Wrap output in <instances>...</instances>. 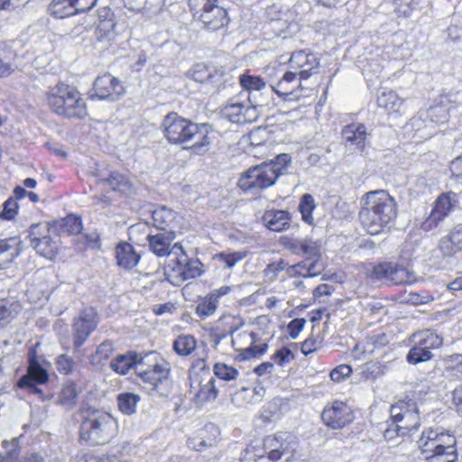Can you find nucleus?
I'll use <instances>...</instances> for the list:
<instances>
[{"label":"nucleus","instance_id":"nucleus-1","mask_svg":"<svg viewBox=\"0 0 462 462\" xmlns=\"http://www.w3.org/2000/svg\"><path fill=\"white\" fill-rule=\"evenodd\" d=\"M363 207L359 213L364 228L370 235L381 233L396 217V202L383 189L369 191L362 199Z\"/></svg>","mask_w":462,"mask_h":462},{"label":"nucleus","instance_id":"nucleus-2","mask_svg":"<svg viewBox=\"0 0 462 462\" xmlns=\"http://www.w3.org/2000/svg\"><path fill=\"white\" fill-rule=\"evenodd\" d=\"M47 104L56 115L68 119H82L88 106L79 91L73 86L59 82L45 94Z\"/></svg>","mask_w":462,"mask_h":462},{"label":"nucleus","instance_id":"nucleus-3","mask_svg":"<svg viewBox=\"0 0 462 462\" xmlns=\"http://www.w3.org/2000/svg\"><path fill=\"white\" fill-rule=\"evenodd\" d=\"M417 443L427 462H456L458 458L456 437L438 429L424 430Z\"/></svg>","mask_w":462,"mask_h":462},{"label":"nucleus","instance_id":"nucleus-4","mask_svg":"<svg viewBox=\"0 0 462 462\" xmlns=\"http://www.w3.org/2000/svg\"><path fill=\"white\" fill-rule=\"evenodd\" d=\"M291 157L281 153L269 162L250 168L238 181V186L246 192H257L275 183L279 176L285 173Z\"/></svg>","mask_w":462,"mask_h":462},{"label":"nucleus","instance_id":"nucleus-5","mask_svg":"<svg viewBox=\"0 0 462 462\" xmlns=\"http://www.w3.org/2000/svg\"><path fill=\"white\" fill-rule=\"evenodd\" d=\"M117 420L109 413L93 411L81 423L80 437L92 444H104L117 431Z\"/></svg>","mask_w":462,"mask_h":462},{"label":"nucleus","instance_id":"nucleus-6","mask_svg":"<svg viewBox=\"0 0 462 462\" xmlns=\"http://www.w3.org/2000/svg\"><path fill=\"white\" fill-rule=\"evenodd\" d=\"M391 416L398 435L405 436L420 426L417 403L412 401H400L391 407Z\"/></svg>","mask_w":462,"mask_h":462},{"label":"nucleus","instance_id":"nucleus-7","mask_svg":"<svg viewBox=\"0 0 462 462\" xmlns=\"http://www.w3.org/2000/svg\"><path fill=\"white\" fill-rule=\"evenodd\" d=\"M258 443L267 452V455H270L271 459L277 461L282 457L288 456L285 461L291 462L297 448L296 438L290 432H277L266 436Z\"/></svg>","mask_w":462,"mask_h":462},{"label":"nucleus","instance_id":"nucleus-8","mask_svg":"<svg viewBox=\"0 0 462 462\" xmlns=\"http://www.w3.org/2000/svg\"><path fill=\"white\" fill-rule=\"evenodd\" d=\"M221 116L234 124H246L257 119V106L252 105L250 97L242 100L241 96L232 97L221 109Z\"/></svg>","mask_w":462,"mask_h":462},{"label":"nucleus","instance_id":"nucleus-9","mask_svg":"<svg viewBox=\"0 0 462 462\" xmlns=\"http://www.w3.org/2000/svg\"><path fill=\"white\" fill-rule=\"evenodd\" d=\"M195 124L177 113L171 112L164 116L162 127L164 136L170 143L183 147Z\"/></svg>","mask_w":462,"mask_h":462},{"label":"nucleus","instance_id":"nucleus-10","mask_svg":"<svg viewBox=\"0 0 462 462\" xmlns=\"http://www.w3.org/2000/svg\"><path fill=\"white\" fill-rule=\"evenodd\" d=\"M124 94L125 88L121 80L106 73L96 79L90 98L113 102L121 98Z\"/></svg>","mask_w":462,"mask_h":462},{"label":"nucleus","instance_id":"nucleus-11","mask_svg":"<svg viewBox=\"0 0 462 462\" xmlns=\"http://www.w3.org/2000/svg\"><path fill=\"white\" fill-rule=\"evenodd\" d=\"M321 419L328 428L339 430L353 420L354 414L346 402L334 401L324 407Z\"/></svg>","mask_w":462,"mask_h":462},{"label":"nucleus","instance_id":"nucleus-12","mask_svg":"<svg viewBox=\"0 0 462 462\" xmlns=\"http://www.w3.org/2000/svg\"><path fill=\"white\" fill-rule=\"evenodd\" d=\"M213 139L214 133L208 125L195 124L183 148L193 154L203 155L209 151Z\"/></svg>","mask_w":462,"mask_h":462},{"label":"nucleus","instance_id":"nucleus-13","mask_svg":"<svg viewBox=\"0 0 462 462\" xmlns=\"http://www.w3.org/2000/svg\"><path fill=\"white\" fill-rule=\"evenodd\" d=\"M157 358L158 355L155 353V356L145 359L144 365H147L146 368L143 366L138 368V374L141 379L153 387H156L158 383L166 380L171 371L169 363L162 359L159 362Z\"/></svg>","mask_w":462,"mask_h":462},{"label":"nucleus","instance_id":"nucleus-14","mask_svg":"<svg viewBox=\"0 0 462 462\" xmlns=\"http://www.w3.org/2000/svg\"><path fill=\"white\" fill-rule=\"evenodd\" d=\"M189 393L197 406H203L215 401L218 395L216 379L209 376L208 379L191 378Z\"/></svg>","mask_w":462,"mask_h":462},{"label":"nucleus","instance_id":"nucleus-15","mask_svg":"<svg viewBox=\"0 0 462 462\" xmlns=\"http://www.w3.org/2000/svg\"><path fill=\"white\" fill-rule=\"evenodd\" d=\"M176 236L173 233H158L156 235H148L147 241L149 248L152 254L158 257H166L171 254L179 256V252L183 254V247L176 243L171 246L172 241Z\"/></svg>","mask_w":462,"mask_h":462},{"label":"nucleus","instance_id":"nucleus-16","mask_svg":"<svg viewBox=\"0 0 462 462\" xmlns=\"http://www.w3.org/2000/svg\"><path fill=\"white\" fill-rule=\"evenodd\" d=\"M96 312L93 309L84 310L73 322V342L79 348L97 327Z\"/></svg>","mask_w":462,"mask_h":462},{"label":"nucleus","instance_id":"nucleus-17","mask_svg":"<svg viewBox=\"0 0 462 462\" xmlns=\"http://www.w3.org/2000/svg\"><path fill=\"white\" fill-rule=\"evenodd\" d=\"M280 241L281 245L293 254L309 258H319L320 255L319 245L311 238H298L286 236H282Z\"/></svg>","mask_w":462,"mask_h":462},{"label":"nucleus","instance_id":"nucleus-18","mask_svg":"<svg viewBox=\"0 0 462 462\" xmlns=\"http://www.w3.org/2000/svg\"><path fill=\"white\" fill-rule=\"evenodd\" d=\"M155 356V352H149L144 356H140L134 352H128L125 355H118L110 363V367L119 374H126L131 368L135 366L136 371L140 366H144L145 359Z\"/></svg>","mask_w":462,"mask_h":462},{"label":"nucleus","instance_id":"nucleus-19","mask_svg":"<svg viewBox=\"0 0 462 462\" xmlns=\"http://www.w3.org/2000/svg\"><path fill=\"white\" fill-rule=\"evenodd\" d=\"M49 379V374L34 357H31L27 373L20 378L17 384L20 388H29L32 392H41L37 389V384L45 383Z\"/></svg>","mask_w":462,"mask_h":462},{"label":"nucleus","instance_id":"nucleus-20","mask_svg":"<svg viewBox=\"0 0 462 462\" xmlns=\"http://www.w3.org/2000/svg\"><path fill=\"white\" fill-rule=\"evenodd\" d=\"M201 22L205 29L208 31H217L223 28L228 23L227 12L218 4L195 18Z\"/></svg>","mask_w":462,"mask_h":462},{"label":"nucleus","instance_id":"nucleus-21","mask_svg":"<svg viewBox=\"0 0 462 462\" xmlns=\"http://www.w3.org/2000/svg\"><path fill=\"white\" fill-rule=\"evenodd\" d=\"M152 224L158 229L175 234L180 228L177 214L166 207L159 208L152 213Z\"/></svg>","mask_w":462,"mask_h":462},{"label":"nucleus","instance_id":"nucleus-22","mask_svg":"<svg viewBox=\"0 0 462 462\" xmlns=\"http://www.w3.org/2000/svg\"><path fill=\"white\" fill-rule=\"evenodd\" d=\"M341 134L346 146L358 151L365 148L367 137L365 125L360 123L347 125L344 126Z\"/></svg>","mask_w":462,"mask_h":462},{"label":"nucleus","instance_id":"nucleus-23","mask_svg":"<svg viewBox=\"0 0 462 462\" xmlns=\"http://www.w3.org/2000/svg\"><path fill=\"white\" fill-rule=\"evenodd\" d=\"M201 263L199 260H189L183 250V254L179 252L177 256V263L173 271L181 280H189L199 277L202 273Z\"/></svg>","mask_w":462,"mask_h":462},{"label":"nucleus","instance_id":"nucleus-24","mask_svg":"<svg viewBox=\"0 0 462 462\" xmlns=\"http://www.w3.org/2000/svg\"><path fill=\"white\" fill-rule=\"evenodd\" d=\"M430 0H394V11L399 16L415 17L428 11Z\"/></svg>","mask_w":462,"mask_h":462},{"label":"nucleus","instance_id":"nucleus-25","mask_svg":"<svg viewBox=\"0 0 462 462\" xmlns=\"http://www.w3.org/2000/svg\"><path fill=\"white\" fill-rule=\"evenodd\" d=\"M23 251V243L16 237L0 239V268H4L14 262Z\"/></svg>","mask_w":462,"mask_h":462},{"label":"nucleus","instance_id":"nucleus-26","mask_svg":"<svg viewBox=\"0 0 462 462\" xmlns=\"http://www.w3.org/2000/svg\"><path fill=\"white\" fill-rule=\"evenodd\" d=\"M265 390L263 387H242L239 391L231 394L230 401L236 407H244L247 404L256 403L263 398Z\"/></svg>","mask_w":462,"mask_h":462},{"label":"nucleus","instance_id":"nucleus-27","mask_svg":"<svg viewBox=\"0 0 462 462\" xmlns=\"http://www.w3.org/2000/svg\"><path fill=\"white\" fill-rule=\"evenodd\" d=\"M116 257L117 264L124 269H132L140 261V254L127 242H121L117 245L116 247Z\"/></svg>","mask_w":462,"mask_h":462},{"label":"nucleus","instance_id":"nucleus-28","mask_svg":"<svg viewBox=\"0 0 462 462\" xmlns=\"http://www.w3.org/2000/svg\"><path fill=\"white\" fill-rule=\"evenodd\" d=\"M377 105L389 114H402L403 99L392 89H382L377 96Z\"/></svg>","mask_w":462,"mask_h":462},{"label":"nucleus","instance_id":"nucleus-29","mask_svg":"<svg viewBox=\"0 0 462 462\" xmlns=\"http://www.w3.org/2000/svg\"><path fill=\"white\" fill-rule=\"evenodd\" d=\"M443 255L452 256L462 251V229L454 228L448 236H443L439 244Z\"/></svg>","mask_w":462,"mask_h":462},{"label":"nucleus","instance_id":"nucleus-30","mask_svg":"<svg viewBox=\"0 0 462 462\" xmlns=\"http://www.w3.org/2000/svg\"><path fill=\"white\" fill-rule=\"evenodd\" d=\"M264 226L274 232H281L289 226L290 214L285 210H268L263 216Z\"/></svg>","mask_w":462,"mask_h":462},{"label":"nucleus","instance_id":"nucleus-31","mask_svg":"<svg viewBox=\"0 0 462 462\" xmlns=\"http://www.w3.org/2000/svg\"><path fill=\"white\" fill-rule=\"evenodd\" d=\"M116 21L114 14L110 9H103L99 14V21L97 26V35L98 40L110 39L115 34Z\"/></svg>","mask_w":462,"mask_h":462},{"label":"nucleus","instance_id":"nucleus-32","mask_svg":"<svg viewBox=\"0 0 462 462\" xmlns=\"http://www.w3.org/2000/svg\"><path fill=\"white\" fill-rule=\"evenodd\" d=\"M413 341L423 348L431 351L442 346L443 338L432 329H425L413 334Z\"/></svg>","mask_w":462,"mask_h":462},{"label":"nucleus","instance_id":"nucleus-33","mask_svg":"<svg viewBox=\"0 0 462 462\" xmlns=\"http://www.w3.org/2000/svg\"><path fill=\"white\" fill-rule=\"evenodd\" d=\"M448 118L447 110L444 106H430L426 111L419 112L418 116L411 119V125L420 127V121L429 119L431 123H443Z\"/></svg>","mask_w":462,"mask_h":462},{"label":"nucleus","instance_id":"nucleus-34","mask_svg":"<svg viewBox=\"0 0 462 462\" xmlns=\"http://www.w3.org/2000/svg\"><path fill=\"white\" fill-rule=\"evenodd\" d=\"M47 12L57 19H63L77 14L72 0H51Z\"/></svg>","mask_w":462,"mask_h":462},{"label":"nucleus","instance_id":"nucleus-35","mask_svg":"<svg viewBox=\"0 0 462 462\" xmlns=\"http://www.w3.org/2000/svg\"><path fill=\"white\" fill-rule=\"evenodd\" d=\"M297 80V77L295 76V72L292 70H289L284 73L282 78L275 84L271 86V91L275 92L279 96H293L297 97V95L294 94L295 86H299V81L297 84H293Z\"/></svg>","mask_w":462,"mask_h":462},{"label":"nucleus","instance_id":"nucleus-36","mask_svg":"<svg viewBox=\"0 0 462 462\" xmlns=\"http://www.w3.org/2000/svg\"><path fill=\"white\" fill-rule=\"evenodd\" d=\"M271 459L270 455L256 442H252L244 451L241 462H276Z\"/></svg>","mask_w":462,"mask_h":462},{"label":"nucleus","instance_id":"nucleus-37","mask_svg":"<svg viewBox=\"0 0 462 462\" xmlns=\"http://www.w3.org/2000/svg\"><path fill=\"white\" fill-rule=\"evenodd\" d=\"M141 397L134 393H121L116 397L119 411L125 415H133L137 411Z\"/></svg>","mask_w":462,"mask_h":462},{"label":"nucleus","instance_id":"nucleus-38","mask_svg":"<svg viewBox=\"0 0 462 462\" xmlns=\"http://www.w3.org/2000/svg\"><path fill=\"white\" fill-rule=\"evenodd\" d=\"M172 348L180 356H189L197 348V340L191 335H180L173 341Z\"/></svg>","mask_w":462,"mask_h":462},{"label":"nucleus","instance_id":"nucleus-39","mask_svg":"<svg viewBox=\"0 0 462 462\" xmlns=\"http://www.w3.org/2000/svg\"><path fill=\"white\" fill-rule=\"evenodd\" d=\"M385 366L378 362H366L359 366L358 374L364 381H375L384 374Z\"/></svg>","mask_w":462,"mask_h":462},{"label":"nucleus","instance_id":"nucleus-40","mask_svg":"<svg viewBox=\"0 0 462 462\" xmlns=\"http://www.w3.org/2000/svg\"><path fill=\"white\" fill-rule=\"evenodd\" d=\"M32 246L37 253L48 259L55 257L58 249L57 242L53 241L48 235L42 236V239L36 242Z\"/></svg>","mask_w":462,"mask_h":462},{"label":"nucleus","instance_id":"nucleus-41","mask_svg":"<svg viewBox=\"0 0 462 462\" xmlns=\"http://www.w3.org/2000/svg\"><path fill=\"white\" fill-rule=\"evenodd\" d=\"M78 392L75 384H65L59 393L57 403L66 409H71L77 402Z\"/></svg>","mask_w":462,"mask_h":462},{"label":"nucleus","instance_id":"nucleus-42","mask_svg":"<svg viewBox=\"0 0 462 462\" xmlns=\"http://www.w3.org/2000/svg\"><path fill=\"white\" fill-rule=\"evenodd\" d=\"M106 181L111 186L113 190L129 193L132 189L130 179L126 175L116 171L112 172Z\"/></svg>","mask_w":462,"mask_h":462},{"label":"nucleus","instance_id":"nucleus-43","mask_svg":"<svg viewBox=\"0 0 462 462\" xmlns=\"http://www.w3.org/2000/svg\"><path fill=\"white\" fill-rule=\"evenodd\" d=\"M239 83L243 89L249 91L262 92L266 89V83L259 76L242 74L239 77Z\"/></svg>","mask_w":462,"mask_h":462},{"label":"nucleus","instance_id":"nucleus-44","mask_svg":"<svg viewBox=\"0 0 462 462\" xmlns=\"http://www.w3.org/2000/svg\"><path fill=\"white\" fill-rule=\"evenodd\" d=\"M125 6L132 11L161 9L164 0H124Z\"/></svg>","mask_w":462,"mask_h":462},{"label":"nucleus","instance_id":"nucleus-45","mask_svg":"<svg viewBox=\"0 0 462 462\" xmlns=\"http://www.w3.org/2000/svg\"><path fill=\"white\" fill-rule=\"evenodd\" d=\"M433 354L431 351L423 348L417 343H414L413 346L409 350L406 360L409 364L417 365L420 363L427 362L432 359Z\"/></svg>","mask_w":462,"mask_h":462},{"label":"nucleus","instance_id":"nucleus-46","mask_svg":"<svg viewBox=\"0 0 462 462\" xmlns=\"http://www.w3.org/2000/svg\"><path fill=\"white\" fill-rule=\"evenodd\" d=\"M218 304L217 300L208 293L196 306V314L201 319L208 318L216 312Z\"/></svg>","mask_w":462,"mask_h":462},{"label":"nucleus","instance_id":"nucleus-47","mask_svg":"<svg viewBox=\"0 0 462 462\" xmlns=\"http://www.w3.org/2000/svg\"><path fill=\"white\" fill-rule=\"evenodd\" d=\"M315 201L310 194H304L299 204V210L301 214L302 220L309 225H312L314 218L312 211L315 208Z\"/></svg>","mask_w":462,"mask_h":462},{"label":"nucleus","instance_id":"nucleus-48","mask_svg":"<svg viewBox=\"0 0 462 462\" xmlns=\"http://www.w3.org/2000/svg\"><path fill=\"white\" fill-rule=\"evenodd\" d=\"M415 275L413 272L409 271L408 269L393 265L392 273L390 278V282L393 284H402V283H411L415 281Z\"/></svg>","mask_w":462,"mask_h":462},{"label":"nucleus","instance_id":"nucleus-49","mask_svg":"<svg viewBox=\"0 0 462 462\" xmlns=\"http://www.w3.org/2000/svg\"><path fill=\"white\" fill-rule=\"evenodd\" d=\"M214 374L220 380L234 381L239 375V371L225 363H216L213 366Z\"/></svg>","mask_w":462,"mask_h":462},{"label":"nucleus","instance_id":"nucleus-50","mask_svg":"<svg viewBox=\"0 0 462 462\" xmlns=\"http://www.w3.org/2000/svg\"><path fill=\"white\" fill-rule=\"evenodd\" d=\"M319 65V60L316 56V54H313L312 56H310V59L308 62H305L302 66V69L299 70H292V72H295V76L299 77V84L300 85V80L309 79L313 72L318 69Z\"/></svg>","mask_w":462,"mask_h":462},{"label":"nucleus","instance_id":"nucleus-51","mask_svg":"<svg viewBox=\"0 0 462 462\" xmlns=\"http://www.w3.org/2000/svg\"><path fill=\"white\" fill-rule=\"evenodd\" d=\"M451 197L448 194L440 195L435 202V207L431 210L438 215V217L445 218L452 208Z\"/></svg>","mask_w":462,"mask_h":462},{"label":"nucleus","instance_id":"nucleus-52","mask_svg":"<svg viewBox=\"0 0 462 462\" xmlns=\"http://www.w3.org/2000/svg\"><path fill=\"white\" fill-rule=\"evenodd\" d=\"M62 230L68 235H77L82 230L81 218L76 215H69L62 220Z\"/></svg>","mask_w":462,"mask_h":462},{"label":"nucleus","instance_id":"nucleus-53","mask_svg":"<svg viewBox=\"0 0 462 462\" xmlns=\"http://www.w3.org/2000/svg\"><path fill=\"white\" fill-rule=\"evenodd\" d=\"M393 264L389 263H380L374 266L369 276L373 280L390 282Z\"/></svg>","mask_w":462,"mask_h":462},{"label":"nucleus","instance_id":"nucleus-54","mask_svg":"<svg viewBox=\"0 0 462 462\" xmlns=\"http://www.w3.org/2000/svg\"><path fill=\"white\" fill-rule=\"evenodd\" d=\"M246 256L245 252L237 251L233 253H220L216 255V259L220 261L227 268H233L237 263L241 262Z\"/></svg>","mask_w":462,"mask_h":462},{"label":"nucleus","instance_id":"nucleus-55","mask_svg":"<svg viewBox=\"0 0 462 462\" xmlns=\"http://www.w3.org/2000/svg\"><path fill=\"white\" fill-rule=\"evenodd\" d=\"M217 2L218 0H188L189 9L194 18L201 14L202 12L204 13L213 7Z\"/></svg>","mask_w":462,"mask_h":462},{"label":"nucleus","instance_id":"nucleus-56","mask_svg":"<svg viewBox=\"0 0 462 462\" xmlns=\"http://www.w3.org/2000/svg\"><path fill=\"white\" fill-rule=\"evenodd\" d=\"M314 53L306 52L304 51H300L291 54L290 58V70H299L302 69V66L305 62H308L310 56H312Z\"/></svg>","mask_w":462,"mask_h":462},{"label":"nucleus","instance_id":"nucleus-57","mask_svg":"<svg viewBox=\"0 0 462 462\" xmlns=\"http://www.w3.org/2000/svg\"><path fill=\"white\" fill-rule=\"evenodd\" d=\"M18 205L14 198H9L3 205L0 217L5 220H12L17 215Z\"/></svg>","mask_w":462,"mask_h":462},{"label":"nucleus","instance_id":"nucleus-58","mask_svg":"<svg viewBox=\"0 0 462 462\" xmlns=\"http://www.w3.org/2000/svg\"><path fill=\"white\" fill-rule=\"evenodd\" d=\"M352 367L348 365H339L330 372V378L335 383H340L350 376Z\"/></svg>","mask_w":462,"mask_h":462},{"label":"nucleus","instance_id":"nucleus-59","mask_svg":"<svg viewBox=\"0 0 462 462\" xmlns=\"http://www.w3.org/2000/svg\"><path fill=\"white\" fill-rule=\"evenodd\" d=\"M56 365L59 372L69 374L73 371L75 363L72 357L63 354L57 357Z\"/></svg>","mask_w":462,"mask_h":462},{"label":"nucleus","instance_id":"nucleus-60","mask_svg":"<svg viewBox=\"0 0 462 462\" xmlns=\"http://www.w3.org/2000/svg\"><path fill=\"white\" fill-rule=\"evenodd\" d=\"M14 316L15 314L12 309V305H8L3 301L0 302V329L6 327Z\"/></svg>","mask_w":462,"mask_h":462},{"label":"nucleus","instance_id":"nucleus-61","mask_svg":"<svg viewBox=\"0 0 462 462\" xmlns=\"http://www.w3.org/2000/svg\"><path fill=\"white\" fill-rule=\"evenodd\" d=\"M47 225L35 224L32 225L29 231V237L32 245H33L36 242L42 239V236H44V232H48Z\"/></svg>","mask_w":462,"mask_h":462},{"label":"nucleus","instance_id":"nucleus-62","mask_svg":"<svg viewBox=\"0 0 462 462\" xmlns=\"http://www.w3.org/2000/svg\"><path fill=\"white\" fill-rule=\"evenodd\" d=\"M268 346L266 343H263L258 346H251L244 350L243 357L244 359H250L252 357H255L257 356H261L266 352Z\"/></svg>","mask_w":462,"mask_h":462},{"label":"nucleus","instance_id":"nucleus-63","mask_svg":"<svg viewBox=\"0 0 462 462\" xmlns=\"http://www.w3.org/2000/svg\"><path fill=\"white\" fill-rule=\"evenodd\" d=\"M306 321L303 319H294L288 325L289 335L291 338L298 337L300 331L303 329Z\"/></svg>","mask_w":462,"mask_h":462},{"label":"nucleus","instance_id":"nucleus-64","mask_svg":"<svg viewBox=\"0 0 462 462\" xmlns=\"http://www.w3.org/2000/svg\"><path fill=\"white\" fill-rule=\"evenodd\" d=\"M307 270V261H302L297 264L290 265L286 268V273L290 277L302 276L305 277Z\"/></svg>","mask_w":462,"mask_h":462}]
</instances>
